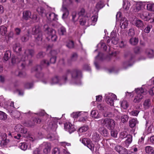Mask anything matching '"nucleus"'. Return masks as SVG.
Returning <instances> with one entry per match:
<instances>
[{
	"label": "nucleus",
	"mask_w": 154,
	"mask_h": 154,
	"mask_svg": "<svg viewBox=\"0 0 154 154\" xmlns=\"http://www.w3.org/2000/svg\"><path fill=\"white\" fill-rule=\"evenodd\" d=\"M49 64L50 63L48 60L45 59L41 61L40 65L37 66L32 68L31 71L32 72L34 71L37 72L35 75L37 78L42 77L43 76V74L40 72V71L42 70L43 68L48 66Z\"/></svg>",
	"instance_id": "nucleus-1"
},
{
	"label": "nucleus",
	"mask_w": 154,
	"mask_h": 154,
	"mask_svg": "<svg viewBox=\"0 0 154 154\" xmlns=\"http://www.w3.org/2000/svg\"><path fill=\"white\" fill-rule=\"evenodd\" d=\"M28 56H23L21 55H18L17 56H14L12 57L11 59V63L12 64L17 63L20 62H23L21 64V66L24 68L25 65L26 64V62H28L29 64H30L32 62V60H27Z\"/></svg>",
	"instance_id": "nucleus-2"
},
{
	"label": "nucleus",
	"mask_w": 154,
	"mask_h": 154,
	"mask_svg": "<svg viewBox=\"0 0 154 154\" xmlns=\"http://www.w3.org/2000/svg\"><path fill=\"white\" fill-rule=\"evenodd\" d=\"M101 124L109 130H113L115 127L114 120L112 119L106 118L99 120Z\"/></svg>",
	"instance_id": "nucleus-3"
},
{
	"label": "nucleus",
	"mask_w": 154,
	"mask_h": 154,
	"mask_svg": "<svg viewBox=\"0 0 154 154\" xmlns=\"http://www.w3.org/2000/svg\"><path fill=\"white\" fill-rule=\"evenodd\" d=\"M32 32L35 35V41L38 43L39 45L41 43L42 39V32L40 27L38 26H36L32 28Z\"/></svg>",
	"instance_id": "nucleus-4"
},
{
	"label": "nucleus",
	"mask_w": 154,
	"mask_h": 154,
	"mask_svg": "<svg viewBox=\"0 0 154 154\" xmlns=\"http://www.w3.org/2000/svg\"><path fill=\"white\" fill-rule=\"evenodd\" d=\"M135 91L136 95L134 100V102L135 103H138L143 99V96L146 94V89L142 88L136 89Z\"/></svg>",
	"instance_id": "nucleus-5"
},
{
	"label": "nucleus",
	"mask_w": 154,
	"mask_h": 154,
	"mask_svg": "<svg viewBox=\"0 0 154 154\" xmlns=\"http://www.w3.org/2000/svg\"><path fill=\"white\" fill-rule=\"evenodd\" d=\"M80 141L91 151L93 152L94 151L95 145L90 139L87 138H81Z\"/></svg>",
	"instance_id": "nucleus-6"
},
{
	"label": "nucleus",
	"mask_w": 154,
	"mask_h": 154,
	"mask_svg": "<svg viewBox=\"0 0 154 154\" xmlns=\"http://www.w3.org/2000/svg\"><path fill=\"white\" fill-rule=\"evenodd\" d=\"M0 139H2L1 141L2 146L6 145L10 141L9 139H7V134L5 133H1L0 132Z\"/></svg>",
	"instance_id": "nucleus-7"
},
{
	"label": "nucleus",
	"mask_w": 154,
	"mask_h": 154,
	"mask_svg": "<svg viewBox=\"0 0 154 154\" xmlns=\"http://www.w3.org/2000/svg\"><path fill=\"white\" fill-rule=\"evenodd\" d=\"M115 150L119 154H128L127 150L123 147L118 145L116 146Z\"/></svg>",
	"instance_id": "nucleus-8"
},
{
	"label": "nucleus",
	"mask_w": 154,
	"mask_h": 154,
	"mask_svg": "<svg viewBox=\"0 0 154 154\" xmlns=\"http://www.w3.org/2000/svg\"><path fill=\"white\" fill-rule=\"evenodd\" d=\"M64 128L70 133L73 132L75 130L74 126L69 122H66L64 124Z\"/></svg>",
	"instance_id": "nucleus-9"
},
{
	"label": "nucleus",
	"mask_w": 154,
	"mask_h": 154,
	"mask_svg": "<svg viewBox=\"0 0 154 154\" xmlns=\"http://www.w3.org/2000/svg\"><path fill=\"white\" fill-rule=\"evenodd\" d=\"M15 130L16 132L26 134L27 132L26 129H25L23 126L20 124H18L15 126Z\"/></svg>",
	"instance_id": "nucleus-10"
},
{
	"label": "nucleus",
	"mask_w": 154,
	"mask_h": 154,
	"mask_svg": "<svg viewBox=\"0 0 154 154\" xmlns=\"http://www.w3.org/2000/svg\"><path fill=\"white\" fill-rule=\"evenodd\" d=\"M48 19L50 21L57 20V15L54 13H49L46 14Z\"/></svg>",
	"instance_id": "nucleus-11"
},
{
	"label": "nucleus",
	"mask_w": 154,
	"mask_h": 154,
	"mask_svg": "<svg viewBox=\"0 0 154 154\" xmlns=\"http://www.w3.org/2000/svg\"><path fill=\"white\" fill-rule=\"evenodd\" d=\"M99 132L105 137H107L109 133L108 130L103 127H100L98 129Z\"/></svg>",
	"instance_id": "nucleus-12"
},
{
	"label": "nucleus",
	"mask_w": 154,
	"mask_h": 154,
	"mask_svg": "<svg viewBox=\"0 0 154 154\" xmlns=\"http://www.w3.org/2000/svg\"><path fill=\"white\" fill-rule=\"evenodd\" d=\"M121 28L122 29H125L128 26V20L125 18H122L121 20Z\"/></svg>",
	"instance_id": "nucleus-13"
},
{
	"label": "nucleus",
	"mask_w": 154,
	"mask_h": 154,
	"mask_svg": "<svg viewBox=\"0 0 154 154\" xmlns=\"http://www.w3.org/2000/svg\"><path fill=\"white\" fill-rule=\"evenodd\" d=\"M62 10L63 13L62 16V18L63 19L66 18L69 14V12L66 6L63 5Z\"/></svg>",
	"instance_id": "nucleus-14"
},
{
	"label": "nucleus",
	"mask_w": 154,
	"mask_h": 154,
	"mask_svg": "<svg viewBox=\"0 0 154 154\" xmlns=\"http://www.w3.org/2000/svg\"><path fill=\"white\" fill-rule=\"evenodd\" d=\"M145 53L148 57L150 58L154 57V52L153 49L148 48L146 49Z\"/></svg>",
	"instance_id": "nucleus-15"
},
{
	"label": "nucleus",
	"mask_w": 154,
	"mask_h": 154,
	"mask_svg": "<svg viewBox=\"0 0 154 154\" xmlns=\"http://www.w3.org/2000/svg\"><path fill=\"white\" fill-rule=\"evenodd\" d=\"M20 112L16 110L12 111L10 113V115L12 117L17 119L20 118Z\"/></svg>",
	"instance_id": "nucleus-16"
},
{
	"label": "nucleus",
	"mask_w": 154,
	"mask_h": 154,
	"mask_svg": "<svg viewBox=\"0 0 154 154\" xmlns=\"http://www.w3.org/2000/svg\"><path fill=\"white\" fill-rule=\"evenodd\" d=\"M45 28V32L48 35L49 38L52 35V31H55L53 29L49 27L47 25H45L44 26Z\"/></svg>",
	"instance_id": "nucleus-17"
},
{
	"label": "nucleus",
	"mask_w": 154,
	"mask_h": 154,
	"mask_svg": "<svg viewBox=\"0 0 154 154\" xmlns=\"http://www.w3.org/2000/svg\"><path fill=\"white\" fill-rule=\"evenodd\" d=\"M45 148L43 149V152L45 154H47L50 152L51 150V144L50 143H45Z\"/></svg>",
	"instance_id": "nucleus-18"
},
{
	"label": "nucleus",
	"mask_w": 154,
	"mask_h": 154,
	"mask_svg": "<svg viewBox=\"0 0 154 154\" xmlns=\"http://www.w3.org/2000/svg\"><path fill=\"white\" fill-rule=\"evenodd\" d=\"M91 115L92 117L95 119H99L101 117V115L96 110H92L91 112Z\"/></svg>",
	"instance_id": "nucleus-19"
},
{
	"label": "nucleus",
	"mask_w": 154,
	"mask_h": 154,
	"mask_svg": "<svg viewBox=\"0 0 154 154\" xmlns=\"http://www.w3.org/2000/svg\"><path fill=\"white\" fill-rule=\"evenodd\" d=\"M127 139L125 141V146L128 147L129 145L131 143L132 140V136L130 134H128L127 136Z\"/></svg>",
	"instance_id": "nucleus-20"
},
{
	"label": "nucleus",
	"mask_w": 154,
	"mask_h": 154,
	"mask_svg": "<svg viewBox=\"0 0 154 154\" xmlns=\"http://www.w3.org/2000/svg\"><path fill=\"white\" fill-rule=\"evenodd\" d=\"M81 73V72L79 70L77 69L73 70L72 71V77L73 78H76Z\"/></svg>",
	"instance_id": "nucleus-21"
},
{
	"label": "nucleus",
	"mask_w": 154,
	"mask_h": 154,
	"mask_svg": "<svg viewBox=\"0 0 154 154\" xmlns=\"http://www.w3.org/2000/svg\"><path fill=\"white\" fill-rule=\"evenodd\" d=\"M149 14L146 11L143 12L140 14V18L145 20H149L150 18L149 17Z\"/></svg>",
	"instance_id": "nucleus-22"
},
{
	"label": "nucleus",
	"mask_w": 154,
	"mask_h": 154,
	"mask_svg": "<svg viewBox=\"0 0 154 154\" xmlns=\"http://www.w3.org/2000/svg\"><path fill=\"white\" fill-rule=\"evenodd\" d=\"M7 28L6 27L2 26H0V34L2 36H6L7 35Z\"/></svg>",
	"instance_id": "nucleus-23"
},
{
	"label": "nucleus",
	"mask_w": 154,
	"mask_h": 154,
	"mask_svg": "<svg viewBox=\"0 0 154 154\" xmlns=\"http://www.w3.org/2000/svg\"><path fill=\"white\" fill-rule=\"evenodd\" d=\"M13 48L14 51L17 53H19L21 51V47L19 43L15 44Z\"/></svg>",
	"instance_id": "nucleus-24"
},
{
	"label": "nucleus",
	"mask_w": 154,
	"mask_h": 154,
	"mask_svg": "<svg viewBox=\"0 0 154 154\" xmlns=\"http://www.w3.org/2000/svg\"><path fill=\"white\" fill-rule=\"evenodd\" d=\"M151 102L149 99L146 100L143 103L144 107L146 109H148L151 106Z\"/></svg>",
	"instance_id": "nucleus-25"
},
{
	"label": "nucleus",
	"mask_w": 154,
	"mask_h": 154,
	"mask_svg": "<svg viewBox=\"0 0 154 154\" xmlns=\"http://www.w3.org/2000/svg\"><path fill=\"white\" fill-rule=\"evenodd\" d=\"M31 16V13L29 11H25L23 13V18L26 20H27L30 18Z\"/></svg>",
	"instance_id": "nucleus-26"
},
{
	"label": "nucleus",
	"mask_w": 154,
	"mask_h": 154,
	"mask_svg": "<svg viewBox=\"0 0 154 154\" xmlns=\"http://www.w3.org/2000/svg\"><path fill=\"white\" fill-rule=\"evenodd\" d=\"M145 150L148 154H154V150L152 147L147 146L145 147Z\"/></svg>",
	"instance_id": "nucleus-27"
},
{
	"label": "nucleus",
	"mask_w": 154,
	"mask_h": 154,
	"mask_svg": "<svg viewBox=\"0 0 154 154\" xmlns=\"http://www.w3.org/2000/svg\"><path fill=\"white\" fill-rule=\"evenodd\" d=\"M89 18L88 16H85L80 20V24L81 25L83 26L85 25L86 22L89 20Z\"/></svg>",
	"instance_id": "nucleus-28"
},
{
	"label": "nucleus",
	"mask_w": 154,
	"mask_h": 154,
	"mask_svg": "<svg viewBox=\"0 0 154 154\" xmlns=\"http://www.w3.org/2000/svg\"><path fill=\"white\" fill-rule=\"evenodd\" d=\"M135 25L138 28H143L144 26L143 21L140 20H136L135 22Z\"/></svg>",
	"instance_id": "nucleus-29"
},
{
	"label": "nucleus",
	"mask_w": 154,
	"mask_h": 154,
	"mask_svg": "<svg viewBox=\"0 0 154 154\" xmlns=\"http://www.w3.org/2000/svg\"><path fill=\"white\" fill-rule=\"evenodd\" d=\"M52 35L50 36L49 38V37H47V38L48 39V40H49L50 38H51L52 41H56L57 37L56 35L55 31H52Z\"/></svg>",
	"instance_id": "nucleus-30"
},
{
	"label": "nucleus",
	"mask_w": 154,
	"mask_h": 154,
	"mask_svg": "<svg viewBox=\"0 0 154 154\" xmlns=\"http://www.w3.org/2000/svg\"><path fill=\"white\" fill-rule=\"evenodd\" d=\"M72 70L70 69L67 70L65 73V74L62 76V79L64 81H66L67 80V76L72 73Z\"/></svg>",
	"instance_id": "nucleus-31"
},
{
	"label": "nucleus",
	"mask_w": 154,
	"mask_h": 154,
	"mask_svg": "<svg viewBox=\"0 0 154 154\" xmlns=\"http://www.w3.org/2000/svg\"><path fill=\"white\" fill-rule=\"evenodd\" d=\"M106 100L107 103L109 104L110 106H112L114 105V101L111 97L109 96H106Z\"/></svg>",
	"instance_id": "nucleus-32"
},
{
	"label": "nucleus",
	"mask_w": 154,
	"mask_h": 154,
	"mask_svg": "<svg viewBox=\"0 0 154 154\" xmlns=\"http://www.w3.org/2000/svg\"><path fill=\"white\" fill-rule=\"evenodd\" d=\"M61 80H62V79H61L57 76H56L53 77L52 79L51 83L52 84H55L58 83Z\"/></svg>",
	"instance_id": "nucleus-33"
},
{
	"label": "nucleus",
	"mask_w": 154,
	"mask_h": 154,
	"mask_svg": "<svg viewBox=\"0 0 154 154\" xmlns=\"http://www.w3.org/2000/svg\"><path fill=\"white\" fill-rule=\"evenodd\" d=\"M137 123V121L136 119H132L129 121V126L131 128H133L136 126Z\"/></svg>",
	"instance_id": "nucleus-34"
},
{
	"label": "nucleus",
	"mask_w": 154,
	"mask_h": 154,
	"mask_svg": "<svg viewBox=\"0 0 154 154\" xmlns=\"http://www.w3.org/2000/svg\"><path fill=\"white\" fill-rule=\"evenodd\" d=\"M97 107L99 110H101L103 112L106 111L107 109L105 105L104 104H100L97 105Z\"/></svg>",
	"instance_id": "nucleus-35"
},
{
	"label": "nucleus",
	"mask_w": 154,
	"mask_h": 154,
	"mask_svg": "<svg viewBox=\"0 0 154 154\" xmlns=\"http://www.w3.org/2000/svg\"><path fill=\"white\" fill-rule=\"evenodd\" d=\"M24 53L26 55H29L31 56V57H32L34 54V51L32 49H27L25 51Z\"/></svg>",
	"instance_id": "nucleus-36"
},
{
	"label": "nucleus",
	"mask_w": 154,
	"mask_h": 154,
	"mask_svg": "<svg viewBox=\"0 0 154 154\" xmlns=\"http://www.w3.org/2000/svg\"><path fill=\"white\" fill-rule=\"evenodd\" d=\"M11 52L10 51H7L5 53L4 59L5 61H7L10 57L11 56Z\"/></svg>",
	"instance_id": "nucleus-37"
},
{
	"label": "nucleus",
	"mask_w": 154,
	"mask_h": 154,
	"mask_svg": "<svg viewBox=\"0 0 154 154\" xmlns=\"http://www.w3.org/2000/svg\"><path fill=\"white\" fill-rule=\"evenodd\" d=\"M32 121L33 122L32 123H30V125H34L35 124L37 123H40L41 121V120L38 117H35L32 119Z\"/></svg>",
	"instance_id": "nucleus-38"
},
{
	"label": "nucleus",
	"mask_w": 154,
	"mask_h": 154,
	"mask_svg": "<svg viewBox=\"0 0 154 154\" xmlns=\"http://www.w3.org/2000/svg\"><path fill=\"white\" fill-rule=\"evenodd\" d=\"M78 57V55L76 53H74L72 54L70 57V60L73 62L76 61Z\"/></svg>",
	"instance_id": "nucleus-39"
},
{
	"label": "nucleus",
	"mask_w": 154,
	"mask_h": 154,
	"mask_svg": "<svg viewBox=\"0 0 154 154\" xmlns=\"http://www.w3.org/2000/svg\"><path fill=\"white\" fill-rule=\"evenodd\" d=\"M83 113L82 112H73L71 114V116L73 118H76L81 116Z\"/></svg>",
	"instance_id": "nucleus-40"
},
{
	"label": "nucleus",
	"mask_w": 154,
	"mask_h": 154,
	"mask_svg": "<svg viewBox=\"0 0 154 154\" xmlns=\"http://www.w3.org/2000/svg\"><path fill=\"white\" fill-rule=\"evenodd\" d=\"M138 40L137 38H132L130 40L129 42L132 45H136L138 42Z\"/></svg>",
	"instance_id": "nucleus-41"
},
{
	"label": "nucleus",
	"mask_w": 154,
	"mask_h": 154,
	"mask_svg": "<svg viewBox=\"0 0 154 154\" xmlns=\"http://www.w3.org/2000/svg\"><path fill=\"white\" fill-rule=\"evenodd\" d=\"M123 6L124 9L126 11L128 10L130 6V3L128 1L125 2L123 3Z\"/></svg>",
	"instance_id": "nucleus-42"
},
{
	"label": "nucleus",
	"mask_w": 154,
	"mask_h": 154,
	"mask_svg": "<svg viewBox=\"0 0 154 154\" xmlns=\"http://www.w3.org/2000/svg\"><path fill=\"white\" fill-rule=\"evenodd\" d=\"M99 134L96 132H95L93 135V139L95 141H98L100 139Z\"/></svg>",
	"instance_id": "nucleus-43"
},
{
	"label": "nucleus",
	"mask_w": 154,
	"mask_h": 154,
	"mask_svg": "<svg viewBox=\"0 0 154 154\" xmlns=\"http://www.w3.org/2000/svg\"><path fill=\"white\" fill-rule=\"evenodd\" d=\"M88 129V127L87 125L83 126L79 129V131L80 132H84L87 131Z\"/></svg>",
	"instance_id": "nucleus-44"
},
{
	"label": "nucleus",
	"mask_w": 154,
	"mask_h": 154,
	"mask_svg": "<svg viewBox=\"0 0 154 154\" xmlns=\"http://www.w3.org/2000/svg\"><path fill=\"white\" fill-rule=\"evenodd\" d=\"M20 148L23 150H26L28 147V145L27 144L23 142L20 143Z\"/></svg>",
	"instance_id": "nucleus-45"
},
{
	"label": "nucleus",
	"mask_w": 154,
	"mask_h": 154,
	"mask_svg": "<svg viewBox=\"0 0 154 154\" xmlns=\"http://www.w3.org/2000/svg\"><path fill=\"white\" fill-rule=\"evenodd\" d=\"M7 117V115L4 112L0 111V119L5 120Z\"/></svg>",
	"instance_id": "nucleus-46"
},
{
	"label": "nucleus",
	"mask_w": 154,
	"mask_h": 154,
	"mask_svg": "<svg viewBox=\"0 0 154 154\" xmlns=\"http://www.w3.org/2000/svg\"><path fill=\"white\" fill-rule=\"evenodd\" d=\"M86 13L85 9L83 8H82L79 10L78 14L79 16H83V17L86 16L85 15Z\"/></svg>",
	"instance_id": "nucleus-47"
},
{
	"label": "nucleus",
	"mask_w": 154,
	"mask_h": 154,
	"mask_svg": "<svg viewBox=\"0 0 154 154\" xmlns=\"http://www.w3.org/2000/svg\"><path fill=\"white\" fill-rule=\"evenodd\" d=\"M59 33L60 35H64L66 33V29L63 27H61L59 30Z\"/></svg>",
	"instance_id": "nucleus-48"
},
{
	"label": "nucleus",
	"mask_w": 154,
	"mask_h": 154,
	"mask_svg": "<svg viewBox=\"0 0 154 154\" xmlns=\"http://www.w3.org/2000/svg\"><path fill=\"white\" fill-rule=\"evenodd\" d=\"M129 117L127 115H124L121 116V121L123 123L127 122L128 119Z\"/></svg>",
	"instance_id": "nucleus-49"
},
{
	"label": "nucleus",
	"mask_w": 154,
	"mask_h": 154,
	"mask_svg": "<svg viewBox=\"0 0 154 154\" xmlns=\"http://www.w3.org/2000/svg\"><path fill=\"white\" fill-rule=\"evenodd\" d=\"M97 17H98L97 15H94L92 17L91 20L92 22L91 24V25L94 26L95 25V23L97 21Z\"/></svg>",
	"instance_id": "nucleus-50"
},
{
	"label": "nucleus",
	"mask_w": 154,
	"mask_h": 154,
	"mask_svg": "<svg viewBox=\"0 0 154 154\" xmlns=\"http://www.w3.org/2000/svg\"><path fill=\"white\" fill-rule=\"evenodd\" d=\"M66 46L69 48H73L74 46L73 42L72 41H69L67 42Z\"/></svg>",
	"instance_id": "nucleus-51"
},
{
	"label": "nucleus",
	"mask_w": 154,
	"mask_h": 154,
	"mask_svg": "<svg viewBox=\"0 0 154 154\" xmlns=\"http://www.w3.org/2000/svg\"><path fill=\"white\" fill-rule=\"evenodd\" d=\"M147 8L150 11H154V4H148L147 5Z\"/></svg>",
	"instance_id": "nucleus-52"
},
{
	"label": "nucleus",
	"mask_w": 154,
	"mask_h": 154,
	"mask_svg": "<svg viewBox=\"0 0 154 154\" xmlns=\"http://www.w3.org/2000/svg\"><path fill=\"white\" fill-rule=\"evenodd\" d=\"M121 106L122 108L125 109H126L128 106V102L125 100L123 101L121 104Z\"/></svg>",
	"instance_id": "nucleus-53"
},
{
	"label": "nucleus",
	"mask_w": 154,
	"mask_h": 154,
	"mask_svg": "<svg viewBox=\"0 0 154 154\" xmlns=\"http://www.w3.org/2000/svg\"><path fill=\"white\" fill-rule=\"evenodd\" d=\"M127 45L126 42L124 40H122L120 42L119 44V46L121 48H124Z\"/></svg>",
	"instance_id": "nucleus-54"
},
{
	"label": "nucleus",
	"mask_w": 154,
	"mask_h": 154,
	"mask_svg": "<svg viewBox=\"0 0 154 154\" xmlns=\"http://www.w3.org/2000/svg\"><path fill=\"white\" fill-rule=\"evenodd\" d=\"M128 135L126 132H122L120 134V138L122 139H123L127 137Z\"/></svg>",
	"instance_id": "nucleus-55"
},
{
	"label": "nucleus",
	"mask_w": 154,
	"mask_h": 154,
	"mask_svg": "<svg viewBox=\"0 0 154 154\" xmlns=\"http://www.w3.org/2000/svg\"><path fill=\"white\" fill-rule=\"evenodd\" d=\"M37 11L40 14L42 15L44 13L45 10L43 8L39 7L37 8Z\"/></svg>",
	"instance_id": "nucleus-56"
},
{
	"label": "nucleus",
	"mask_w": 154,
	"mask_h": 154,
	"mask_svg": "<svg viewBox=\"0 0 154 154\" xmlns=\"http://www.w3.org/2000/svg\"><path fill=\"white\" fill-rule=\"evenodd\" d=\"M129 36H133L135 34L134 31V29L131 28L129 30V31L128 33Z\"/></svg>",
	"instance_id": "nucleus-57"
},
{
	"label": "nucleus",
	"mask_w": 154,
	"mask_h": 154,
	"mask_svg": "<svg viewBox=\"0 0 154 154\" xmlns=\"http://www.w3.org/2000/svg\"><path fill=\"white\" fill-rule=\"evenodd\" d=\"M134 51L135 54H139L141 52L142 50L139 47H137L134 48Z\"/></svg>",
	"instance_id": "nucleus-58"
},
{
	"label": "nucleus",
	"mask_w": 154,
	"mask_h": 154,
	"mask_svg": "<svg viewBox=\"0 0 154 154\" xmlns=\"http://www.w3.org/2000/svg\"><path fill=\"white\" fill-rule=\"evenodd\" d=\"M139 112V111L138 110H134L131 111L130 113V114L133 116H137Z\"/></svg>",
	"instance_id": "nucleus-59"
},
{
	"label": "nucleus",
	"mask_w": 154,
	"mask_h": 154,
	"mask_svg": "<svg viewBox=\"0 0 154 154\" xmlns=\"http://www.w3.org/2000/svg\"><path fill=\"white\" fill-rule=\"evenodd\" d=\"M15 75H16L19 76L20 77H23L26 76V73L25 72H18V74H17L16 73Z\"/></svg>",
	"instance_id": "nucleus-60"
},
{
	"label": "nucleus",
	"mask_w": 154,
	"mask_h": 154,
	"mask_svg": "<svg viewBox=\"0 0 154 154\" xmlns=\"http://www.w3.org/2000/svg\"><path fill=\"white\" fill-rule=\"evenodd\" d=\"M111 130L112 131H111V136L114 138L117 137V131H116Z\"/></svg>",
	"instance_id": "nucleus-61"
},
{
	"label": "nucleus",
	"mask_w": 154,
	"mask_h": 154,
	"mask_svg": "<svg viewBox=\"0 0 154 154\" xmlns=\"http://www.w3.org/2000/svg\"><path fill=\"white\" fill-rule=\"evenodd\" d=\"M152 28V26L148 25V26L144 30V32L145 33H149L150 31V29Z\"/></svg>",
	"instance_id": "nucleus-62"
},
{
	"label": "nucleus",
	"mask_w": 154,
	"mask_h": 154,
	"mask_svg": "<svg viewBox=\"0 0 154 154\" xmlns=\"http://www.w3.org/2000/svg\"><path fill=\"white\" fill-rule=\"evenodd\" d=\"M60 151L59 149L57 148H55L53 150V154H59Z\"/></svg>",
	"instance_id": "nucleus-63"
},
{
	"label": "nucleus",
	"mask_w": 154,
	"mask_h": 154,
	"mask_svg": "<svg viewBox=\"0 0 154 154\" xmlns=\"http://www.w3.org/2000/svg\"><path fill=\"white\" fill-rule=\"evenodd\" d=\"M41 150L39 148H36L33 151V154H40Z\"/></svg>",
	"instance_id": "nucleus-64"
}]
</instances>
